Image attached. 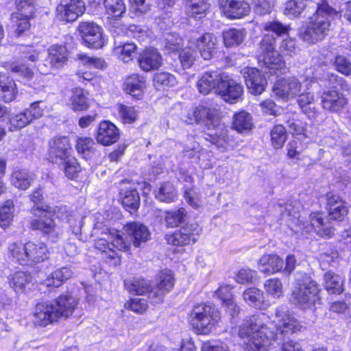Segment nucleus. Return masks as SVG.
<instances>
[{"instance_id":"f257e3e1","label":"nucleus","mask_w":351,"mask_h":351,"mask_svg":"<svg viewBox=\"0 0 351 351\" xmlns=\"http://www.w3.org/2000/svg\"><path fill=\"white\" fill-rule=\"evenodd\" d=\"M127 237L125 238L118 230H111L104 233L95 241V248L99 250L104 258L114 260V264L119 263L120 260L114 248L119 251L128 252L131 244L135 247H141L151 236L148 228L140 222H131L124 226Z\"/></svg>"},{"instance_id":"f03ea898","label":"nucleus","mask_w":351,"mask_h":351,"mask_svg":"<svg viewBox=\"0 0 351 351\" xmlns=\"http://www.w3.org/2000/svg\"><path fill=\"white\" fill-rule=\"evenodd\" d=\"M238 335L242 339H247L246 351H265L271 341L277 339L276 332L268 325V316L263 313L245 319L239 326Z\"/></svg>"},{"instance_id":"7ed1b4c3","label":"nucleus","mask_w":351,"mask_h":351,"mask_svg":"<svg viewBox=\"0 0 351 351\" xmlns=\"http://www.w3.org/2000/svg\"><path fill=\"white\" fill-rule=\"evenodd\" d=\"M313 8H316L315 12L309 18L308 24L301 27L299 32L301 39L313 44L328 35L332 16L337 14L326 2H314Z\"/></svg>"},{"instance_id":"20e7f679","label":"nucleus","mask_w":351,"mask_h":351,"mask_svg":"<svg viewBox=\"0 0 351 351\" xmlns=\"http://www.w3.org/2000/svg\"><path fill=\"white\" fill-rule=\"evenodd\" d=\"M276 38L269 34L263 36L260 44L259 51L263 56L265 64L270 70L271 73L281 70L285 67V62L282 60L280 53L284 55L293 56L296 53L295 41L291 38L283 39L279 46V51L276 50Z\"/></svg>"},{"instance_id":"39448f33","label":"nucleus","mask_w":351,"mask_h":351,"mask_svg":"<svg viewBox=\"0 0 351 351\" xmlns=\"http://www.w3.org/2000/svg\"><path fill=\"white\" fill-rule=\"evenodd\" d=\"M32 213L38 217L31 221V228L33 230H39L53 242L56 241L62 235V228L56 224L51 217L56 215L57 217L62 219L66 218L67 212L65 206L53 208L49 205H43L33 207Z\"/></svg>"},{"instance_id":"423d86ee","label":"nucleus","mask_w":351,"mask_h":351,"mask_svg":"<svg viewBox=\"0 0 351 351\" xmlns=\"http://www.w3.org/2000/svg\"><path fill=\"white\" fill-rule=\"evenodd\" d=\"M320 289L317 283L304 275L296 280L290 300L302 309L311 308L320 300Z\"/></svg>"},{"instance_id":"0eeeda50","label":"nucleus","mask_w":351,"mask_h":351,"mask_svg":"<svg viewBox=\"0 0 351 351\" xmlns=\"http://www.w3.org/2000/svg\"><path fill=\"white\" fill-rule=\"evenodd\" d=\"M9 252L21 265L30 263H40L47 258V245L40 241L13 243L9 245Z\"/></svg>"},{"instance_id":"6e6552de","label":"nucleus","mask_w":351,"mask_h":351,"mask_svg":"<svg viewBox=\"0 0 351 351\" xmlns=\"http://www.w3.org/2000/svg\"><path fill=\"white\" fill-rule=\"evenodd\" d=\"M219 319V311L211 304L195 305L190 314L191 324L196 332L201 335L208 334Z\"/></svg>"},{"instance_id":"1a4fd4ad","label":"nucleus","mask_w":351,"mask_h":351,"mask_svg":"<svg viewBox=\"0 0 351 351\" xmlns=\"http://www.w3.org/2000/svg\"><path fill=\"white\" fill-rule=\"evenodd\" d=\"M273 322L276 330L283 335L297 332L302 328L300 322L291 314L289 308L285 305L276 307Z\"/></svg>"},{"instance_id":"9d476101","label":"nucleus","mask_w":351,"mask_h":351,"mask_svg":"<svg viewBox=\"0 0 351 351\" xmlns=\"http://www.w3.org/2000/svg\"><path fill=\"white\" fill-rule=\"evenodd\" d=\"M84 44L89 48L99 49L105 44L101 27L94 22H81L78 26Z\"/></svg>"},{"instance_id":"9b49d317","label":"nucleus","mask_w":351,"mask_h":351,"mask_svg":"<svg viewBox=\"0 0 351 351\" xmlns=\"http://www.w3.org/2000/svg\"><path fill=\"white\" fill-rule=\"evenodd\" d=\"M200 232L201 228L197 223H188L173 234L167 235V241L169 244L173 245L184 246L193 244L197 241Z\"/></svg>"},{"instance_id":"f8f14e48","label":"nucleus","mask_w":351,"mask_h":351,"mask_svg":"<svg viewBox=\"0 0 351 351\" xmlns=\"http://www.w3.org/2000/svg\"><path fill=\"white\" fill-rule=\"evenodd\" d=\"M39 104L40 102H34L23 112L10 115L9 117L10 130L14 131L21 129L32 123L33 120L40 118L43 115V109L39 106Z\"/></svg>"},{"instance_id":"ddd939ff","label":"nucleus","mask_w":351,"mask_h":351,"mask_svg":"<svg viewBox=\"0 0 351 351\" xmlns=\"http://www.w3.org/2000/svg\"><path fill=\"white\" fill-rule=\"evenodd\" d=\"M302 84L294 77L279 79L274 84L273 90L279 97L286 100L295 98L302 91Z\"/></svg>"},{"instance_id":"4468645a","label":"nucleus","mask_w":351,"mask_h":351,"mask_svg":"<svg viewBox=\"0 0 351 351\" xmlns=\"http://www.w3.org/2000/svg\"><path fill=\"white\" fill-rule=\"evenodd\" d=\"M243 93V86L225 73L221 82L218 86L217 94L225 101L234 104L241 98Z\"/></svg>"},{"instance_id":"2eb2a0df","label":"nucleus","mask_w":351,"mask_h":351,"mask_svg":"<svg viewBox=\"0 0 351 351\" xmlns=\"http://www.w3.org/2000/svg\"><path fill=\"white\" fill-rule=\"evenodd\" d=\"M217 43V38L214 34L205 33L199 38L191 37L189 40V47L197 49L202 58L209 60L214 56Z\"/></svg>"},{"instance_id":"dca6fc26","label":"nucleus","mask_w":351,"mask_h":351,"mask_svg":"<svg viewBox=\"0 0 351 351\" xmlns=\"http://www.w3.org/2000/svg\"><path fill=\"white\" fill-rule=\"evenodd\" d=\"M85 10L84 2L82 0H61L56 8L60 21L73 22Z\"/></svg>"},{"instance_id":"f3484780","label":"nucleus","mask_w":351,"mask_h":351,"mask_svg":"<svg viewBox=\"0 0 351 351\" xmlns=\"http://www.w3.org/2000/svg\"><path fill=\"white\" fill-rule=\"evenodd\" d=\"M158 283L151 289L148 297L151 302L159 304L162 302L165 295L168 293L174 285V278L171 270H162L158 276Z\"/></svg>"},{"instance_id":"a211bd4d","label":"nucleus","mask_w":351,"mask_h":351,"mask_svg":"<svg viewBox=\"0 0 351 351\" xmlns=\"http://www.w3.org/2000/svg\"><path fill=\"white\" fill-rule=\"evenodd\" d=\"M214 117V110L199 105L189 108L181 116V120L187 124H204L208 125Z\"/></svg>"},{"instance_id":"6ab92c4d","label":"nucleus","mask_w":351,"mask_h":351,"mask_svg":"<svg viewBox=\"0 0 351 351\" xmlns=\"http://www.w3.org/2000/svg\"><path fill=\"white\" fill-rule=\"evenodd\" d=\"M71 150L68 137H55L49 143V160L51 162H62L69 157Z\"/></svg>"},{"instance_id":"aec40b11","label":"nucleus","mask_w":351,"mask_h":351,"mask_svg":"<svg viewBox=\"0 0 351 351\" xmlns=\"http://www.w3.org/2000/svg\"><path fill=\"white\" fill-rule=\"evenodd\" d=\"M223 14L229 19H241L250 14V6L244 0H219Z\"/></svg>"},{"instance_id":"412c9836","label":"nucleus","mask_w":351,"mask_h":351,"mask_svg":"<svg viewBox=\"0 0 351 351\" xmlns=\"http://www.w3.org/2000/svg\"><path fill=\"white\" fill-rule=\"evenodd\" d=\"M325 198L330 219L342 221L348 212L346 202L339 195L332 192L327 193Z\"/></svg>"},{"instance_id":"4be33fe9","label":"nucleus","mask_w":351,"mask_h":351,"mask_svg":"<svg viewBox=\"0 0 351 351\" xmlns=\"http://www.w3.org/2000/svg\"><path fill=\"white\" fill-rule=\"evenodd\" d=\"M53 302H43L38 303L34 312V322L39 326H47L58 321V317L55 312Z\"/></svg>"},{"instance_id":"5701e85b","label":"nucleus","mask_w":351,"mask_h":351,"mask_svg":"<svg viewBox=\"0 0 351 351\" xmlns=\"http://www.w3.org/2000/svg\"><path fill=\"white\" fill-rule=\"evenodd\" d=\"M224 73L220 70L207 71L203 73L197 83V87L199 93L203 95H208L215 90L217 93L218 86L221 82Z\"/></svg>"},{"instance_id":"b1692460","label":"nucleus","mask_w":351,"mask_h":351,"mask_svg":"<svg viewBox=\"0 0 351 351\" xmlns=\"http://www.w3.org/2000/svg\"><path fill=\"white\" fill-rule=\"evenodd\" d=\"M243 77L250 93L254 95H261L267 84L265 75L256 68H247Z\"/></svg>"},{"instance_id":"393cba45","label":"nucleus","mask_w":351,"mask_h":351,"mask_svg":"<svg viewBox=\"0 0 351 351\" xmlns=\"http://www.w3.org/2000/svg\"><path fill=\"white\" fill-rule=\"evenodd\" d=\"M119 135V130L114 123L104 121L99 125L96 139L98 143L108 146L116 143Z\"/></svg>"},{"instance_id":"a878e982","label":"nucleus","mask_w":351,"mask_h":351,"mask_svg":"<svg viewBox=\"0 0 351 351\" xmlns=\"http://www.w3.org/2000/svg\"><path fill=\"white\" fill-rule=\"evenodd\" d=\"M52 302L58 319L71 316L78 304V300L69 293L62 294Z\"/></svg>"},{"instance_id":"bb28decb","label":"nucleus","mask_w":351,"mask_h":351,"mask_svg":"<svg viewBox=\"0 0 351 351\" xmlns=\"http://www.w3.org/2000/svg\"><path fill=\"white\" fill-rule=\"evenodd\" d=\"M322 107L330 112H338L347 104V99L344 97L343 93L341 95L335 90H328L322 93Z\"/></svg>"},{"instance_id":"cd10ccee","label":"nucleus","mask_w":351,"mask_h":351,"mask_svg":"<svg viewBox=\"0 0 351 351\" xmlns=\"http://www.w3.org/2000/svg\"><path fill=\"white\" fill-rule=\"evenodd\" d=\"M310 227L304 225L303 228L306 232L314 230L317 234L321 237H331L334 234V229L331 227L330 223L322 217V215L318 213L311 214Z\"/></svg>"},{"instance_id":"c85d7f7f","label":"nucleus","mask_w":351,"mask_h":351,"mask_svg":"<svg viewBox=\"0 0 351 351\" xmlns=\"http://www.w3.org/2000/svg\"><path fill=\"white\" fill-rule=\"evenodd\" d=\"M138 62L141 69L148 72L158 69L162 65V56L156 49L150 48L140 54Z\"/></svg>"},{"instance_id":"c756f323","label":"nucleus","mask_w":351,"mask_h":351,"mask_svg":"<svg viewBox=\"0 0 351 351\" xmlns=\"http://www.w3.org/2000/svg\"><path fill=\"white\" fill-rule=\"evenodd\" d=\"M284 265V261L276 254H265L258 261L259 271L265 274H273L280 271Z\"/></svg>"},{"instance_id":"7c9ffc66","label":"nucleus","mask_w":351,"mask_h":351,"mask_svg":"<svg viewBox=\"0 0 351 351\" xmlns=\"http://www.w3.org/2000/svg\"><path fill=\"white\" fill-rule=\"evenodd\" d=\"M243 298L249 306L258 309H265L268 306L263 291L256 287L245 289L243 293Z\"/></svg>"},{"instance_id":"2f4dec72","label":"nucleus","mask_w":351,"mask_h":351,"mask_svg":"<svg viewBox=\"0 0 351 351\" xmlns=\"http://www.w3.org/2000/svg\"><path fill=\"white\" fill-rule=\"evenodd\" d=\"M15 82L5 73H0V98L5 102L13 101L16 95Z\"/></svg>"},{"instance_id":"473e14b6","label":"nucleus","mask_w":351,"mask_h":351,"mask_svg":"<svg viewBox=\"0 0 351 351\" xmlns=\"http://www.w3.org/2000/svg\"><path fill=\"white\" fill-rule=\"evenodd\" d=\"M52 67H62L68 60V51L63 45H53L48 49V59Z\"/></svg>"},{"instance_id":"72a5a7b5","label":"nucleus","mask_w":351,"mask_h":351,"mask_svg":"<svg viewBox=\"0 0 351 351\" xmlns=\"http://www.w3.org/2000/svg\"><path fill=\"white\" fill-rule=\"evenodd\" d=\"M322 82L325 86L332 90H340L343 93H348L350 91V85L346 80L335 73L330 72L324 73Z\"/></svg>"},{"instance_id":"f704fd0d","label":"nucleus","mask_w":351,"mask_h":351,"mask_svg":"<svg viewBox=\"0 0 351 351\" xmlns=\"http://www.w3.org/2000/svg\"><path fill=\"white\" fill-rule=\"evenodd\" d=\"M136 45L134 43H119L114 41V53L124 62L132 60L136 53Z\"/></svg>"},{"instance_id":"c9c22d12","label":"nucleus","mask_w":351,"mask_h":351,"mask_svg":"<svg viewBox=\"0 0 351 351\" xmlns=\"http://www.w3.org/2000/svg\"><path fill=\"white\" fill-rule=\"evenodd\" d=\"M145 80L144 77L138 74L129 76L123 84L124 90L127 93L134 97H139L145 88Z\"/></svg>"},{"instance_id":"e433bc0d","label":"nucleus","mask_w":351,"mask_h":351,"mask_svg":"<svg viewBox=\"0 0 351 351\" xmlns=\"http://www.w3.org/2000/svg\"><path fill=\"white\" fill-rule=\"evenodd\" d=\"M73 272L69 267H62L54 270L45 280L47 286L60 287L73 276Z\"/></svg>"},{"instance_id":"4c0bfd02","label":"nucleus","mask_w":351,"mask_h":351,"mask_svg":"<svg viewBox=\"0 0 351 351\" xmlns=\"http://www.w3.org/2000/svg\"><path fill=\"white\" fill-rule=\"evenodd\" d=\"M186 14L189 17L201 19L210 8L209 0H186Z\"/></svg>"},{"instance_id":"58836bf2","label":"nucleus","mask_w":351,"mask_h":351,"mask_svg":"<svg viewBox=\"0 0 351 351\" xmlns=\"http://www.w3.org/2000/svg\"><path fill=\"white\" fill-rule=\"evenodd\" d=\"M311 3L312 0H289L284 5L283 13L289 17L298 18Z\"/></svg>"},{"instance_id":"ea45409f","label":"nucleus","mask_w":351,"mask_h":351,"mask_svg":"<svg viewBox=\"0 0 351 351\" xmlns=\"http://www.w3.org/2000/svg\"><path fill=\"white\" fill-rule=\"evenodd\" d=\"M308 87H306V90ZM297 102L300 108L308 117H314L316 113L314 104V95L310 91L306 90L304 93L298 94Z\"/></svg>"},{"instance_id":"a19ab883","label":"nucleus","mask_w":351,"mask_h":351,"mask_svg":"<svg viewBox=\"0 0 351 351\" xmlns=\"http://www.w3.org/2000/svg\"><path fill=\"white\" fill-rule=\"evenodd\" d=\"M35 0H16L17 12H14L10 16V20L18 21L21 16L31 18L32 17L35 7Z\"/></svg>"},{"instance_id":"79ce46f5","label":"nucleus","mask_w":351,"mask_h":351,"mask_svg":"<svg viewBox=\"0 0 351 351\" xmlns=\"http://www.w3.org/2000/svg\"><path fill=\"white\" fill-rule=\"evenodd\" d=\"M253 126L252 118L250 113L241 111L234 114L232 128L242 133L250 131Z\"/></svg>"},{"instance_id":"37998d69","label":"nucleus","mask_w":351,"mask_h":351,"mask_svg":"<svg viewBox=\"0 0 351 351\" xmlns=\"http://www.w3.org/2000/svg\"><path fill=\"white\" fill-rule=\"evenodd\" d=\"M96 143L90 137H78L76 140L75 149L84 158L88 159L95 153Z\"/></svg>"},{"instance_id":"c03bdc74","label":"nucleus","mask_w":351,"mask_h":351,"mask_svg":"<svg viewBox=\"0 0 351 351\" xmlns=\"http://www.w3.org/2000/svg\"><path fill=\"white\" fill-rule=\"evenodd\" d=\"M156 199L163 202H174L177 197L176 189L170 182H165L160 184L158 189L155 191Z\"/></svg>"},{"instance_id":"a18cd8bd","label":"nucleus","mask_w":351,"mask_h":351,"mask_svg":"<svg viewBox=\"0 0 351 351\" xmlns=\"http://www.w3.org/2000/svg\"><path fill=\"white\" fill-rule=\"evenodd\" d=\"M325 288L330 293H340L343 290V280L340 276L329 271L324 275Z\"/></svg>"},{"instance_id":"49530a36","label":"nucleus","mask_w":351,"mask_h":351,"mask_svg":"<svg viewBox=\"0 0 351 351\" xmlns=\"http://www.w3.org/2000/svg\"><path fill=\"white\" fill-rule=\"evenodd\" d=\"M245 37L243 29H230L223 33V43L228 47L237 46L243 43Z\"/></svg>"},{"instance_id":"de8ad7c7","label":"nucleus","mask_w":351,"mask_h":351,"mask_svg":"<svg viewBox=\"0 0 351 351\" xmlns=\"http://www.w3.org/2000/svg\"><path fill=\"white\" fill-rule=\"evenodd\" d=\"M104 5L106 14L115 19L121 17L126 10L123 0H104Z\"/></svg>"},{"instance_id":"09e8293b","label":"nucleus","mask_w":351,"mask_h":351,"mask_svg":"<svg viewBox=\"0 0 351 351\" xmlns=\"http://www.w3.org/2000/svg\"><path fill=\"white\" fill-rule=\"evenodd\" d=\"M184 184V197L186 202L194 208H198L201 204V200L199 193L196 189L188 187L187 183L192 182L193 177H183Z\"/></svg>"},{"instance_id":"8fccbe9b","label":"nucleus","mask_w":351,"mask_h":351,"mask_svg":"<svg viewBox=\"0 0 351 351\" xmlns=\"http://www.w3.org/2000/svg\"><path fill=\"white\" fill-rule=\"evenodd\" d=\"M125 286L130 293L136 295H143L145 293H148L149 294L151 291L149 282L141 278H134L130 282H125Z\"/></svg>"},{"instance_id":"3c124183","label":"nucleus","mask_w":351,"mask_h":351,"mask_svg":"<svg viewBox=\"0 0 351 351\" xmlns=\"http://www.w3.org/2000/svg\"><path fill=\"white\" fill-rule=\"evenodd\" d=\"M71 105L73 110H84L88 107V99L84 90L75 88L71 97Z\"/></svg>"},{"instance_id":"603ef678","label":"nucleus","mask_w":351,"mask_h":351,"mask_svg":"<svg viewBox=\"0 0 351 351\" xmlns=\"http://www.w3.org/2000/svg\"><path fill=\"white\" fill-rule=\"evenodd\" d=\"M117 112L119 118L123 123H133L138 118L137 110L134 106L119 104Z\"/></svg>"},{"instance_id":"864d4df0","label":"nucleus","mask_w":351,"mask_h":351,"mask_svg":"<svg viewBox=\"0 0 351 351\" xmlns=\"http://www.w3.org/2000/svg\"><path fill=\"white\" fill-rule=\"evenodd\" d=\"M153 82L156 89L161 90L165 87L174 86L176 84V79L169 73L160 72L154 75Z\"/></svg>"},{"instance_id":"5fc2aeb1","label":"nucleus","mask_w":351,"mask_h":351,"mask_svg":"<svg viewBox=\"0 0 351 351\" xmlns=\"http://www.w3.org/2000/svg\"><path fill=\"white\" fill-rule=\"evenodd\" d=\"M31 280L32 276L29 274L18 271L13 275L10 283L16 292L21 293L24 291L25 285H28Z\"/></svg>"},{"instance_id":"6e6d98bb","label":"nucleus","mask_w":351,"mask_h":351,"mask_svg":"<svg viewBox=\"0 0 351 351\" xmlns=\"http://www.w3.org/2000/svg\"><path fill=\"white\" fill-rule=\"evenodd\" d=\"M14 212V206L13 202L7 200L4 204L0 207V226L3 228L8 227L12 221Z\"/></svg>"},{"instance_id":"4d7b16f0","label":"nucleus","mask_w":351,"mask_h":351,"mask_svg":"<svg viewBox=\"0 0 351 351\" xmlns=\"http://www.w3.org/2000/svg\"><path fill=\"white\" fill-rule=\"evenodd\" d=\"M187 213L184 208L166 212L165 221L169 227H175L183 223Z\"/></svg>"},{"instance_id":"13d9d810","label":"nucleus","mask_w":351,"mask_h":351,"mask_svg":"<svg viewBox=\"0 0 351 351\" xmlns=\"http://www.w3.org/2000/svg\"><path fill=\"white\" fill-rule=\"evenodd\" d=\"M264 288L267 293L274 298H280L283 295V287L278 278H269L265 282Z\"/></svg>"},{"instance_id":"bf43d9fd","label":"nucleus","mask_w":351,"mask_h":351,"mask_svg":"<svg viewBox=\"0 0 351 351\" xmlns=\"http://www.w3.org/2000/svg\"><path fill=\"white\" fill-rule=\"evenodd\" d=\"M263 28L265 31L274 33L278 37L287 36L290 30L289 25H284L278 21L267 22L263 25Z\"/></svg>"},{"instance_id":"052dcab7","label":"nucleus","mask_w":351,"mask_h":351,"mask_svg":"<svg viewBox=\"0 0 351 351\" xmlns=\"http://www.w3.org/2000/svg\"><path fill=\"white\" fill-rule=\"evenodd\" d=\"M287 131L285 127L281 125H276L271 131V140L276 149L282 147L286 141Z\"/></svg>"},{"instance_id":"680f3d73","label":"nucleus","mask_w":351,"mask_h":351,"mask_svg":"<svg viewBox=\"0 0 351 351\" xmlns=\"http://www.w3.org/2000/svg\"><path fill=\"white\" fill-rule=\"evenodd\" d=\"M333 65L335 69L341 74L351 75V62L344 56L338 55L335 58Z\"/></svg>"},{"instance_id":"e2e57ef3","label":"nucleus","mask_w":351,"mask_h":351,"mask_svg":"<svg viewBox=\"0 0 351 351\" xmlns=\"http://www.w3.org/2000/svg\"><path fill=\"white\" fill-rule=\"evenodd\" d=\"M122 203L125 207L136 209L140 203V197L136 189L127 191L122 197Z\"/></svg>"},{"instance_id":"0e129e2a","label":"nucleus","mask_w":351,"mask_h":351,"mask_svg":"<svg viewBox=\"0 0 351 351\" xmlns=\"http://www.w3.org/2000/svg\"><path fill=\"white\" fill-rule=\"evenodd\" d=\"M274 3V0H252L255 12L260 15L269 14Z\"/></svg>"},{"instance_id":"69168bd1","label":"nucleus","mask_w":351,"mask_h":351,"mask_svg":"<svg viewBox=\"0 0 351 351\" xmlns=\"http://www.w3.org/2000/svg\"><path fill=\"white\" fill-rule=\"evenodd\" d=\"M152 0H130L131 8L136 16L146 13L150 8Z\"/></svg>"},{"instance_id":"338daca9","label":"nucleus","mask_w":351,"mask_h":351,"mask_svg":"<svg viewBox=\"0 0 351 351\" xmlns=\"http://www.w3.org/2000/svg\"><path fill=\"white\" fill-rule=\"evenodd\" d=\"M79 59L83 64L88 67L102 69L105 65V62L102 59L99 58L90 57L86 54H80Z\"/></svg>"},{"instance_id":"774afa93","label":"nucleus","mask_w":351,"mask_h":351,"mask_svg":"<svg viewBox=\"0 0 351 351\" xmlns=\"http://www.w3.org/2000/svg\"><path fill=\"white\" fill-rule=\"evenodd\" d=\"M195 60V53L191 50H183L180 53V60L183 69L191 67Z\"/></svg>"}]
</instances>
